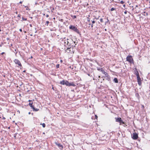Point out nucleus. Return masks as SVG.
<instances>
[{
    "mask_svg": "<svg viewBox=\"0 0 150 150\" xmlns=\"http://www.w3.org/2000/svg\"><path fill=\"white\" fill-rule=\"evenodd\" d=\"M115 118L116 120V121L118 122H120V120L121 119V118L120 117H115Z\"/></svg>",
    "mask_w": 150,
    "mask_h": 150,
    "instance_id": "9",
    "label": "nucleus"
},
{
    "mask_svg": "<svg viewBox=\"0 0 150 150\" xmlns=\"http://www.w3.org/2000/svg\"><path fill=\"white\" fill-rule=\"evenodd\" d=\"M55 144L57 145L58 147L60 148H60L61 149H62L63 148V146L61 144L58 143L57 142H55Z\"/></svg>",
    "mask_w": 150,
    "mask_h": 150,
    "instance_id": "8",
    "label": "nucleus"
},
{
    "mask_svg": "<svg viewBox=\"0 0 150 150\" xmlns=\"http://www.w3.org/2000/svg\"><path fill=\"white\" fill-rule=\"evenodd\" d=\"M69 40V39H67V40L64 42L65 43H67V45L69 43V41L68 40Z\"/></svg>",
    "mask_w": 150,
    "mask_h": 150,
    "instance_id": "16",
    "label": "nucleus"
},
{
    "mask_svg": "<svg viewBox=\"0 0 150 150\" xmlns=\"http://www.w3.org/2000/svg\"><path fill=\"white\" fill-rule=\"evenodd\" d=\"M132 138L134 139H137L138 138V135L136 133H134L133 134Z\"/></svg>",
    "mask_w": 150,
    "mask_h": 150,
    "instance_id": "5",
    "label": "nucleus"
},
{
    "mask_svg": "<svg viewBox=\"0 0 150 150\" xmlns=\"http://www.w3.org/2000/svg\"><path fill=\"white\" fill-rule=\"evenodd\" d=\"M42 126L43 127H45V123H42Z\"/></svg>",
    "mask_w": 150,
    "mask_h": 150,
    "instance_id": "18",
    "label": "nucleus"
},
{
    "mask_svg": "<svg viewBox=\"0 0 150 150\" xmlns=\"http://www.w3.org/2000/svg\"><path fill=\"white\" fill-rule=\"evenodd\" d=\"M95 21H92V23L93 24V23H95Z\"/></svg>",
    "mask_w": 150,
    "mask_h": 150,
    "instance_id": "26",
    "label": "nucleus"
},
{
    "mask_svg": "<svg viewBox=\"0 0 150 150\" xmlns=\"http://www.w3.org/2000/svg\"><path fill=\"white\" fill-rule=\"evenodd\" d=\"M123 7H125V4L123 5Z\"/></svg>",
    "mask_w": 150,
    "mask_h": 150,
    "instance_id": "35",
    "label": "nucleus"
},
{
    "mask_svg": "<svg viewBox=\"0 0 150 150\" xmlns=\"http://www.w3.org/2000/svg\"><path fill=\"white\" fill-rule=\"evenodd\" d=\"M52 89L54 90V88L53 87H52Z\"/></svg>",
    "mask_w": 150,
    "mask_h": 150,
    "instance_id": "38",
    "label": "nucleus"
},
{
    "mask_svg": "<svg viewBox=\"0 0 150 150\" xmlns=\"http://www.w3.org/2000/svg\"><path fill=\"white\" fill-rule=\"evenodd\" d=\"M69 29H70L73 30L74 31H75L78 34L79 33V30L75 26H74L73 25H71L69 27Z\"/></svg>",
    "mask_w": 150,
    "mask_h": 150,
    "instance_id": "2",
    "label": "nucleus"
},
{
    "mask_svg": "<svg viewBox=\"0 0 150 150\" xmlns=\"http://www.w3.org/2000/svg\"><path fill=\"white\" fill-rule=\"evenodd\" d=\"M98 78H100V76H98Z\"/></svg>",
    "mask_w": 150,
    "mask_h": 150,
    "instance_id": "39",
    "label": "nucleus"
},
{
    "mask_svg": "<svg viewBox=\"0 0 150 150\" xmlns=\"http://www.w3.org/2000/svg\"><path fill=\"white\" fill-rule=\"evenodd\" d=\"M120 3H121V4H124V3H125V2H124V1H120Z\"/></svg>",
    "mask_w": 150,
    "mask_h": 150,
    "instance_id": "22",
    "label": "nucleus"
},
{
    "mask_svg": "<svg viewBox=\"0 0 150 150\" xmlns=\"http://www.w3.org/2000/svg\"><path fill=\"white\" fill-rule=\"evenodd\" d=\"M33 103H29V106L32 108H33V107H34V106L33 105H32Z\"/></svg>",
    "mask_w": 150,
    "mask_h": 150,
    "instance_id": "13",
    "label": "nucleus"
},
{
    "mask_svg": "<svg viewBox=\"0 0 150 150\" xmlns=\"http://www.w3.org/2000/svg\"><path fill=\"white\" fill-rule=\"evenodd\" d=\"M70 51L71 50H70V48H67V50H66V52L68 53H69L70 52Z\"/></svg>",
    "mask_w": 150,
    "mask_h": 150,
    "instance_id": "10",
    "label": "nucleus"
},
{
    "mask_svg": "<svg viewBox=\"0 0 150 150\" xmlns=\"http://www.w3.org/2000/svg\"><path fill=\"white\" fill-rule=\"evenodd\" d=\"M4 52H2V53H1V54H4Z\"/></svg>",
    "mask_w": 150,
    "mask_h": 150,
    "instance_id": "32",
    "label": "nucleus"
},
{
    "mask_svg": "<svg viewBox=\"0 0 150 150\" xmlns=\"http://www.w3.org/2000/svg\"><path fill=\"white\" fill-rule=\"evenodd\" d=\"M88 76H90L89 74H88Z\"/></svg>",
    "mask_w": 150,
    "mask_h": 150,
    "instance_id": "41",
    "label": "nucleus"
},
{
    "mask_svg": "<svg viewBox=\"0 0 150 150\" xmlns=\"http://www.w3.org/2000/svg\"><path fill=\"white\" fill-rule=\"evenodd\" d=\"M97 70L98 71H100V68H97Z\"/></svg>",
    "mask_w": 150,
    "mask_h": 150,
    "instance_id": "27",
    "label": "nucleus"
},
{
    "mask_svg": "<svg viewBox=\"0 0 150 150\" xmlns=\"http://www.w3.org/2000/svg\"><path fill=\"white\" fill-rule=\"evenodd\" d=\"M100 71L102 72V73L103 74L105 75L106 77H108V74L104 71L102 68L100 69Z\"/></svg>",
    "mask_w": 150,
    "mask_h": 150,
    "instance_id": "6",
    "label": "nucleus"
},
{
    "mask_svg": "<svg viewBox=\"0 0 150 150\" xmlns=\"http://www.w3.org/2000/svg\"><path fill=\"white\" fill-rule=\"evenodd\" d=\"M95 118H96V119H97V118H98V116H97V115H95Z\"/></svg>",
    "mask_w": 150,
    "mask_h": 150,
    "instance_id": "29",
    "label": "nucleus"
},
{
    "mask_svg": "<svg viewBox=\"0 0 150 150\" xmlns=\"http://www.w3.org/2000/svg\"><path fill=\"white\" fill-rule=\"evenodd\" d=\"M22 19L23 20V21H26L27 20V19L26 18H25L24 17H23L22 18Z\"/></svg>",
    "mask_w": 150,
    "mask_h": 150,
    "instance_id": "21",
    "label": "nucleus"
},
{
    "mask_svg": "<svg viewBox=\"0 0 150 150\" xmlns=\"http://www.w3.org/2000/svg\"><path fill=\"white\" fill-rule=\"evenodd\" d=\"M20 3L21 4L22 3V2L21 1L20 2Z\"/></svg>",
    "mask_w": 150,
    "mask_h": 150,
    "instance_id": "40",
    "label": "nucleus"
},
{
    "mask_svg": "<svg viewBox=\"0 0 150 150\" xmlns=\"http://www.w3.org/2000/svg\"><path fill=\"white\" fill-rule=\"evenodd\" d=\"M91 26V27L93 28V24H92Z\"/></svg>",
    "mask_w": 150,
    "mask_h": 150,
    "instance_id": "36",
    "label": "nucleus"
},
{
    "mask_svg": "<svg viewBox=\"0 0 150 150\" xmlns=\"http://www.w3.org/2000/svg\"><path fill=\"white\" fill-rule=\"evenodd\" d=\"M14 61L16 64H17L18 65V66L21 67H22V65L18 60L15 59L14 60Z\"/></svg>",
    "mask_w": 150,
    "mask_h": 150,
    "instance_id": "4",
    "label": "nucleus"
},
{
    "mask_svg": "<svg viewBox=\"0 0 150 150\" xmlns=\"http://www.w3.org/2000/svg\"><path fill=\"white\" fill-rule=\"evenodd\" d=\"M72 17L73 19H75L76 18V16L75 15L72 16Z\"/></svg>",
    "mask_w": 150,
    "mask_h": 150,
    "instance_id": "17",
    "label": "nucleus"
},
{
    "mask_svg": "<svg viewBox=\"0 0 150 150\" xmlns=\"http://www.w3.org/2000/svg\"><path fill=\"white\" fill-rule=\"evenodd\" d=\"M100 21L101 22L103 23V19L102 18H100Z\"/></svg>",
    "mask_w": 150,
    "mask_h": 150,
    "instance_id": "19",
    "label": "nucleus"
},
{
    "mask_svg": "<svg viewBox=\"0 0 150 150\" xmlns=\"http://www.w3.org/2000/svg\"><path fill=\"white\" fill-rule=\"evenodd\" d=\"M59 64H57L56 65V68H58L59 67Z\"/></svg>",
    "mask_w": 150,
    "mask_h": 150,
    "instance_id": "20",
    "label": "nucleus"
},
{
    "mask_svg": "<svg viewBox=\"0 0 150 150\" xmlns=\"http://www.w3.org/2000/svg\"><path fill=\"white\" fill-rule=\"evenodd\" d=\"M135 74L136 75L137 77H138V76H139V73L137 71H136Z\"/></svg>",
    "mask_w": 150,
    "mask_h": 150,
    "instance_id": "14",
    "label": "nucleus"
},
{
    "mask_svg": "<svg viewBox=\"0 0 150 150\" xmlns=\"http://www.w3.org/2000/svg\"><path fill=\"white\" fill-rule=\"evenodd\" d=\"M95 18L96 19H98V18Z\"/></svg>",
    "mask_w": 150,
    "mask_h": 150,
    "instance_id": "37",
    "label": "nucleus"
},
{
    "mask_svg": "<svg viewBox=\"0 0 150 150\" xmlns=\"http://www.w3.org/2000/svg\"><path fill=\"white\" fill-rule=\"evenodd\" d=\"M49 23V21H47L46 22V24H47V25H48V24Z\"/></svg>",
    "mask_w": 150,
    "mask_h": 150,
    "instance_id": "24",
    "label": "nucleus"
},
{
    "mask_svg": "<svg viewBox=\"0 0 150 150\" xmlns=\"http://www.w3.org/2000/svg\"><path fill=\"white\" fill-rule=\"evenodd\" d=\"M30 112H29V114H30Z\"/></svg>",
    "mask_w": 150,
    "mask_h": 150,
    "instance_id": "43",
    "label": "nucleus"
},
{
    "mask_svg": "<svg viewBox=\"0 0 150 150\" xmlns=\"http://www.w3.org/2000/svg\"><path fill=\"white\" fill-rule=\"evenodd\" d=\"M49 17V15L47 14V15H46V17L47 18Z\"/></svg>",
    "mask_w": 150,
    "mask_h": 150,
    "instance_id": "30",
    "label": "nucleus"
},
{
    "mask_svg": "<svg viewBox=\"0 0 150 150\" xmlns=\"http://www.w3.org/2000/svg\"><path fill=\"white\" fill-rule=\"evenodd\" d=\"M113 81L115 83H118V81L117 78H115L114 79Z\"/></svg>",
    "mask_w": 150,
    "mask_h": 150,
    "instance_id": "11",
    "label": "nucleus"
},
{
    "mask_svg": "<svg viewBox=\"0 0 150 150\" xmlns=\"http://www.w3.org/2000/svg\"><path fill=\"white\" fill-rule=\"evenodd\" d=\"M3 119L4 120V119H5V118L4 117H3Z\"/></svg>",
    "mask_w": 150,
    "mask_h": 150,
    "instance_id": "34",
    "label": "nucleus"
},
{
    "mask_svg": "<svg viewBox=\"0 0 150 150\" xmlns=\"http://www.w3.org/2000/svg\"><path fill=\"white\" fill-rule=\"evenodd\" d=\"M18 17H20V16L19 15H18Z\"/></svg>",
    "mask_w": 150,
    "mask_h": 150,
    "instance_id": "42",
    "label": "nucleus"
},
{
    "mask_svg": "<svg viewBox=\"0 0 150 150\" xmlns=\"http://www.w3.org/2000/svg\"><path fill=\"white\" fill-rule=\"evenodd\" d=\"M137 82L138 83V84L139 86H141L142 84L141 82V78L139 76H138V77H137Z\"/></svg>",
    "mask_w": 150,
    "mask_h": 150,
    "instance_id": "7",
    "label": "nucleus"
},
{
    "mask_svg": "<svg viewBox=\"0 0 150 150\" xmlns=\"http://www.w3.org/2000/svg\"><path fill=\"white\" fill-rule=\"evenodd\" d=\"M115 9V8H112L111 9V11H112L114 10Z\"/></svg>",
    "mask_w": 150,
    "mask_h": 150,
    "instance_id": "23",
    "label": "nucleus"
},
{
    "mask_svg": "<svg viewBox=\"0 0 150 150\" xmlns=\"http://www.w3.org/2000/svg\"><path fill=\"white\" fill-rule=\"evenodd\" d=\"M33 109V111H37L39 110V109H38L37 108H35L34 107H33V108H32Z\"/></svg>",
    "mask_w": 150,
    "mask_h": 150,
    "instance_id": "12",
    "label": "nucleus"
},
{
    "mask_svg": "<svg viewBox=\"0 0 150 150\" xmlns=\"http://www.w3.org/2000/svg\"><path fill=\"white\" fill-rule=\"evenodd\" d=\"M60 83L63 85H65L67 86H75V85L74 83L72 82L70 83L68 81H65L64 80L61 81Z\"/></svg>",
    "mask_w": 150,
    "mask_h": 150,
    "instance_id": "1",
    "label": "nucleus"
},
{
    "mask_svg": "<svg viewBox=\"0 0 150 150\" xmlns=\"http://www.w3.org/2000/svg\"><path fill=\"white\" fill-rule=\"evenodd\" d=\"M124 13L125 14H126L127 13V11H125L124 12Z\"/></svg>",
    "mask_w": 150,
    "mask_h": 150,
    "instance_id": "28",
    "label": "nucleus"
},
{
    "mask_svg": "<svg viewBox=\"0 0 150 150\" xmlns=\"http://www.w3.org/2000/svg\"><path fill=\"white\" fill-rule=\"evenodd\" d=\"M31 58H33V57L31 56Z\"/></svg>",
    "mask_w": 150,
    "mask_h": 150,
    "instance_id": "44",
    "label": "nucleus"
},
{
    "mask_svg": "<svg viewBox=\"0 0 150 150\" xmlns=\"http://www.w3.org/2000/svg\"><path fill=\"white\" fill-rule=\"evenodd\" d=\"M19 30L21 32H22V30L21 29H20Z\"/></svg>",
    "mask_w": 150,
    "mask_h": 150,
    "instance_id": "31",
    "label": "nucleus"
},
{
    "mask_svg": "<svg viewBox=\"0 0 150 150\" xmlns=\"http://www.w3.org/2000/svg\"><path fill=\"white\" fill-rule=\"evenodd\" d=\"M126 60L130 63H132L133 62V59L132 56L131 55L128 56L126 58Z\"/></svg>",
    "mask_w": 150,
    "mask_h": 150,
    "instance_id": "3",
    "label": "nucleus"
},
{
    "mask_svg": "<svg viewBox=\"0 0 150 150\" xmlns=\"http://www.w3.org/2000/svg\"><path fill=\"white\" fill-rule=\"evenodd\" d=\"M90 19L89 18H87V21L88 22H90Z\"/></svg>",
    "mask_w": 150,
    "mask_h": 150,
    "instance_id": "25",
    "label": "nucleus"
},
{
    "mask_svg": "<svg viewBox=\"0 0 150 150\" xmlns=\"http://www.w3.org/2000/svg\"><path fill=\"white\" fill-rule=\"evenodd\" d=\"M29 102H32V100H29Z\"/></svg>",
    "mask_w": 150,
    "mask_h": 150,
    "instance_id": "33",
    "label": "nucleus"
},
{
    "mask_svg": "<svg viewBox=\"0 0 150 150\" xmlns=\"http://www.w3.org/2000/svg\"><path fill=\"white\" fill-rule=\"evenodd\" d=\"M119 123H120V125H121V123H122V124H125V122H124L122 120V119H121V120H120V122H119Z\"/></svg>",
    "mask_w": 150,
    "mask_h": 150,
    "instance_id": "15",
    "label": "nucleus"
}]
</instances>
